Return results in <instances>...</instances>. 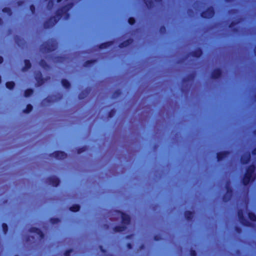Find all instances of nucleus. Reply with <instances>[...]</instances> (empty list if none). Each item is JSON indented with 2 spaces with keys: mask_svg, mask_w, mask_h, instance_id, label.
<instances>
[{
  "mask_svg": "<svg viewBox=\"0 0 256 256\" xmlns=\"http://www.w3.org/2000/svg\"><path fill=\"white\" fill-rule=\"evenodd\" d=\"M255 166L253 164L250 166L246 170V173L242 179V183L244 185H248L250 182L255 179Z\"/></svg>",
  "mask_w": 256,
  "mask_h": 256,
  "instance_id": "nucleus-3",
  "label": "nucleus"
},
{
  "mask_svg": "<svg viewBox=\"0 0 256 256\" xmlns=\"http://www.w3.org/2000/svg\"><path fill=\"white\" fill-rule=\"evenodd\" d=\"M2 230L4 234H6L8 230V227L6 224H3L2 225Z\"/></svg>",
  "mask_w": 256,
  "mask_h": 256,
  "instance_id": "nucleus-27",
  "label": "nucleus"
},
{
  "mask_svg": "<svg viewBox=\"0 0 256 256\" xmlns=\"http://www.w3.org/2000/svg\"><path fill=\"white\" fill-rule=\"evenodd\" d=\"M30 232L34 234L36 236V238L42 240L44 237V234L38 228H32L30 230Z\"/></svg>",
  "mask_w": 256,
  "mask_h": 256,
  "instance_id": "nucleus-7",
  "label": "nucleus"
},
{
  "mask_svg": "<svg viewBox=\"0 0 256 256\" xmlns=\"http://www.w3.org/2000/svg\"><path fill=\"white\" fill-rule=\"evenodd\" d=\"M226 193L224 196L223 200L225 202H228L232 198V191L230 188L229 184H227L226 186Z\"/></svg>",
  "mask_w": 256,
  "mask_h": 256,
  "instance_id": "nucleus-6",
  "label": "nucleus"
},
{
  "mask_svg": "<svg viewBox=\"0 0 256 256\" xmlns=\"http://www.w3.org/2000/svg\"><path fill=\"white\" fill-rule=\"evenodd\" d=\"M54 50V48H52V49H48V50Z\"/></svg>",
  "mask_w": 256,
  "mask_h": 256,
  "instance_id": "nucleus-45",
  "label": "nucleus"
},
{
  "mask_svg": "<svg viewBox=\"0 0 256 256\" xmlns=\"http://www.w3.org/2000/svg\"><path fill=\"white\" fill-rule=\"evenodd\" d=\"M250 158V153L249 152H246L242 156L241 162L244 164H247L249 162Z\"/></svg>",
  "mask_w": 256,
  "mask_h": 256,
  "instance_id": "nucleus-9",
  "label": "nucleus"
},
{
  "mask_svg": "<svg viewBox=\"0 0 256 256\" xmlns=\"http://www.w3.org/2000/svg\"><path fill=\"white\" fill-rule=\"evenodd\" d=\"M132 40H131V39L128 40H127L124 41V42L122 43L120 45V47L121 48L126 47V46H129L130 44L132 43Z\"/></svg>",
  "mask_w": 256,
  "mask_h": 256,
  "instance_id": "nucleus-15",
  "label": "nucleus"
},
{
  "mask_svg": "<svg viewBox=\"0 0 256 256\" xmlns=\"http://www.w3.org/2000/svg\"><path fill=\"white\" fill-rule=\"evenodd\" d=\"M252 154L256 155V148L252 151Z\"/></svg>",
  "mask_w": 256,
  "mask_h": 256,
  "instance_id": "nucleus-38",
  "label": "nucleus"
},
{
  "mask_svg": "<svg viewBox=\"0 0 256 256\" xmlns=\"http://www.w3.org/2000/svg\"><path fill=\"white\" fill-rule=\"evenodd\" d=\"M113 111L112 110V112H110L109 114V117L111 118L112 116V114H113Z\"/></svg>",
  "mask_w": 256,
  "mask_h": 256,
  "instance_id": "nucleus-37",
  "label": "nucleus"
},
{
  "mask_svg": "<svg viewBox=\"0 0 256 256\" xmlns=\"http://www.w3.org/2000/svg\"><path fill=\"white\" fill-rule=\"evenodd\" d=\"M184 216L188 220H190L193 217V214L191 212L187 211L185 212Z\"/></svg>",
  "mask_w": 256,
  "mask_h": 256,
  "instance_id": "nucleus-17",
  "label": "nucleus"
},
{
  "mask_svg": "<svg viewBox=\"0 0 256 256\" xmlns=\"http://www.w3.org/2000/svg\"><path fill=\"white\" fill-rule=\"evenodd\" d=\"M128 247L129 248H130V244H128Z\"/></svg>",
  "mask_w": 256,
  "mask_h": 256,
  "instance_id": "nucleus-41",
  "label": "nucleus"
},
{
  "mask_svg": "<svg viewBox=\"0 0 256 256\" xmlns=\"http://www.w3.org/2000/svg\"><path fill=\"white\" fill-rule=\"evenodd\" d=\"M24 64H25V66L22 69L23 71L27 70L31 66L30 62V60H24Z\"/></svg>",
  "mask_w": 256,
  "mask_h": 256,
  "instance_id": "nucleus-16",
  "label": "nucleus"
},
{
  "mask_svg": "<svg viewBox=\"0 0 256 256\" xmlns=\"http://www.w3.org/2000/svg\"><path fill=\"white\" fill-rule=\"evenodd\" d=\"M190 256H196V252L194 250H192L190 251Z\"/></svg>",
  "mask_w": 256,
  "mask_h": 256,
  "instance_id": "nucleus-33",
  "label": "nucleus"
},
{
  "mask_svg": "<svg viewBox=\"0 0 256 256\" xmlns=\"http://www.w3.org/2000/svg\"><path fill=\"white\" fill-rule=\"evenodd\" d=\"M30 10L32 14H34L35 10V7L34 6L32 5L30 6Z\"/></svg>",
  "mask_w": 256,
  "mask_h": 256,
  "instance_id": "nucleus-30",
  "label": "nucleus"
},
{
  "mask_svg": "<svg viewBox=\"0 0 256 256\" xmlns=\"http://www.w3.org/2000/svg\"><path fill=\"white\" fill-rule=\"evenodd\" d=\"M14 83L13 82H9L6 83V86L8 88L12 90L14 86Z\"/></svg>",
  "mask_w": 256,
  "mask_h": 256,
  "instance_id": "nucleus-21",
  "label": "nucleus"
},
{
  "mask_svg": "<svg viewBox=\"0 0 256 256\" xmlns=\"http://www.w3.org/2000/svg\"><path fill=\"white\" fill-rule=\"evenodd\" d=\"M2 12H4L7 13L9 16L11 15L12 12L10 8H5L2 10Z\"/></svg>",
  "mask_w": 256,
  "mask_h": 256,
  "instance_id": "nucleus-26",
  "label": "nucleus"
},
{
  "mask_svg": "<svg viewBox=\"0 0 256 256\" xmlns=\"http://www.w3.org/2000/svg\"><path fill=\"white\" fill-rule=\"evenodd\" d=\"M35 78L37 82V86H40L44 83V80L42 78V74L38 72L35 74Z\"/></svg>",
  "mask_w": 256,
  "mask_h": 256,
  "instance_id": "nucleus-8",
  "label": "nucleus"
},
{
  "mask_svg": "<svg viewBox=\"0 0 256 256\" xmlns=\"http://www.w3.org/2000/svg\"><path fill=\"white\" fill-rule=\"evenodd\" d=\"M214 15V8L211 7L209 8L206 10L205 12L202 13V16L204 18H211Z\"/></svg>",
  "mask_w": 256,
  "mask_h": 256,
  "instance_id": "nucleus-5",
  "label": "nucleus"
},
{
  "mask_svg": "<svg viewBox=\"0 0 256 256\" xmlns=\"http://www.w3.org/2000/svg\"><path fill=\"white\" fill-rule=\"evenodd\" d=\"M80 208V207L78 204H75V205H74L72 206H71L70 208V210H71L72 212H76L78 211Z\"/></svg>",
  "mask_w": 256,
  "mask_h": 256,
  "instance_id": "nucleus-19",
  "label": "nucleus"
},
{
  "mask_svg": "<svg viewBox=\"0 0 256 256\" xmlns=\"http://www.w3.org/2000/svg\"><path fill=\"white\" fill-rule=\"evenodd\" d=\"M51 222L52 223L55 224L59 222L58 219H52Z\"/></svg>",
  "mask_w": 256,
  "mask_h": 256,
  "instance_id": "nucleus-34",
  "label": "nucleus"
},
{
  "mask_svg": "<svg viewBox=\"0 0 256 256\" xmlns=\"http://www.w3.org/2000/svg\"><path fill=\"white\" fill-rule=\"evenodd\" d=\"M62 0H57V2H60Z\"/></svg>",
  "mask_w": 256,
  "mask_h": 256,
  "instance_id": "nucleus-43",
  "label": "nucleus"
},
{
  "mask_svg": "<svg viewBox=\"0 0 256 256\" xmlns=\"http://www.w3.org/2000/svg\"><path fill=\"white\" fill-rule=\"evenodd\" d=\"M92 61H87L85 64H84V66H88V64L90 63H92Z\"/></svg>",
  "mask_w": 256,
  "mask_h": 256,
  "instance_id": "nucleus-35",
  "label": "nucleus"
},
{
  "mask_svg": "<svg viewBox=\"0 0 256 256\" xmlns=\"http://www.w3.org/2000/svg\"><path fill=\"white\" fill-rule=\"evenodd\" d=\"M220 76L221 71L218 68L214 70L212 74V78L214 79L219 78Z\"/></svg>",
  "mask_w": 256,
  "mask_h": 256,
  "instance_id": "nucleus-13",
  "label": "nucleus"
},
{
  "mask_svg": "<svg viewBox=\"0 0 256 256\" xmlns=\"http://www.w3.org/2000/svg\"><path fill=\"white\" fill-rule=\"evenodd\" d=\"M110 45V44L109 42L108 43H104V44H101L100 48H106L107 46H109Z\"/></svg>",
  "mask_w": 256,
  "mask_h": 256,
  "instance_id": "nucleus-29",
  "label": "nucleus"
},
{
  "mask_svg": "<svg viewBox=\"0 0 256 256\" xmlns=\"http://www.w3.org/2000/svg\"><path fill=\"white\" fill-rule=\"evenodd\" d=\"M228 153L226 152L218 153L217 158L218 161H220L228 156Z\"/></svg>",
  "mask_w": 256,
  "mask_h": 256,
  "instance_id": "nucleus-12",
  "label": "nucleus"
},
{
  "mask_svg": "<svg viewBox=\"0 0 256 256\" xmlns=\"http://www.w3.org/2000/svg\"><path fill=\"white\" fill-rule=\"evenodd\" d=\"M54 6L53 0H48V3L47 6L48 9L50 10L52 9Z\"/></svg>",
  "mask_w": 256,
  "mask_h": 256,
  "instance_id": "nucleus-24",
  "label": "nucleus"
},
{
  "mask_svg": "<svg viewBox=\"0 0 256 256\" xmlns=\"http://www.w3.org/2000/svg\"><path fill=\"white\" fill-rule=\"evenodd\" d=\"M230 28H232V24L230 26Z\"/></svg>",
  "mask_w": 256,
  "mask_h": 256,
  "instance_id": "nucleus-44",
  "label": "nucleus"
},
{
  "mask_svg": "<svg viewBox=\"0 0 256 256\" xmlns=\"http://www.w3.org/2000/svg\"><path fill=\"white\" fill-rule=\"evenodd\" d=\"M48 182L50 184L54 186H57L60 183L58 178L56 176L50 178L48 180Z\"/></svg>",
  "mask_w": 256,
  "mask_h": 256,
  "instance_id": "nucleus-10",
  "label": "nucleus"
},
{
  "mask_svg": "<svg viewBox=\"0 0 256 256\" xmlns=\"http://www.w3.org/2000/svg\"><path fill=\"white\" fill-rule=\"evenodd\" d=\"M244 209L246 211H247V203L246 202H244Z\"/></svg>",
  "mask_w": 256,
  "mask_h": 256,
  "instance_id": "nucleus-36",
  "label": "nucleus"
},
{
  "mask_svg": "<svg viewBox=\"0 0 256 256\" xmlns=\"http://www.w3.org/2000/svg\"><path fill=\"white\" fill-rule=\"evenodd\" d=\"M3 62V58L2 56H0V64L2 63Z\"/></svg>",
  "mask_w": 256,
  "mask_h": 256,
  "instance_id": "nucleus-39",
  "label": "nucleus"
},
{
  "mask_svg": "<svg viewBox=\"0 0 256 256\" xmlns=\"http://www.w3.org/2000/svg\"><path fill=\"white\" fill-rule=\"evenodd\" d=\"M62 86L66 88H68L70 86V82L66 80H62Z\"/></svg>",
  "mask_w": 256,
  "mask_h": 256,
  "instance_id": "nucleus-18",
  "label": "nucleus"
},
{
  "mask_svg": "<svg viewBox=\"0 0 256 256\" xmlns=\"http://www.w3.org/2000/svg\"><path fill=\"white\" fill-rule=\"evenodd\" d=\"M72 250H69L66 251L64 253V256H70V253L72 252Z\"/></svg>",
  "mask_w": 256,
  "mask_h": 256,
  "instance_id": "nucleus-31",
  "label": "nucleus"
},
{
  "mask_svg": "<svg viewBox=\"0 0 256 256\" xmlns=\"http://www.w3.org/2000/svg\"><path fill=\"white\" fill-rule=\"evenodd\" d=\"M238 217L240 222L246 226H250V223L245 218L244 216V212L242 210H239L238 211Z\"/></svg>",
  "mask_w": 256,
  "mask_h": 256,
  "instance_id": "nucleus-4",
  "label": "nucleus"
},
{
  "mask_svg": "<svg viewBox=\"0 0 256 256\" xmlns=\"http://www.w3.org/2000/svg\"><path fill=\"white\" fill-rule=\"evenodd\" d=\"M248 216L249 218L252 222L256 221V216L252 212H248Z\"/></svg>",
  "mask_w": 256,
  "mask_h": 256,
  "instance_id": "nucleus-20",
  "label": "nucleus"
},
{
  "mask_svg": "<svg viewBox=\"0 0 256 256\" xmlns=\"http://www.w3.org/2000/svg\"><path fill=\"white\" fill-rule=\"evenodd\" d=\"M202 54V52L200 50H198L196 54H195V56L196 57H199Z\"/></svg>",
  "mask_w": 256,
  "mask_h": 256,
  "instance_id": "nucleus-32",
  "label": "nucleus"
},
{
  "mask_svg": "<svg viewBox=\"0 0 256 256\" xmlns=\"http://www.w3.org/2000/svg\"><path fill=\"white\" fill-rule=\"evenodd\" d=\"M135 22V20L134 18H130L129 19H128V23L132 25V24H134Z\"/></svg>",
  "mask_w": 256,
  "mask_h": 256,
  "instance_id": "nucleus-28",
  "label": "nucleus"
},
{
  "mask_svg": "<svg viewBox=\"0 0 256 256\" xmlns=\"http://www.w3.org/2000/svg\"><path fill=\"white\" fill-rule=\"evenodd\" d=\"M52 155L54 157L59 160L64 159L66 157V154L63 152H56Z\"/></svg>",
  "mask_w": 256,
  "mask_h": 256,
  "instance_id": "nucleus-11",
  "label": "nucleus"
},
{
  "mask_svg": "<svg viewBox=\"0 0 256 256\" xmlns=\"http://www.w3.org/2000/svg\"><path fill=\"white\" fill-rule=\"evenodd\" d=\"M115 215L122 220V224L121 226L115 227L114 230L116 232H122L125 230L126 229V225H128L130 222V216L118 211L115 212Z\"/></svg>",
  "mask_w": 256,
  "mask_h": 256,
  "instance_id": "nucleus-2",
  "label": "nucleus"
},
{
  "mask_svg": "<svg viewBox=\"0 0 256 256\" xmlns=\"http://www.w3.org/2000/svg\"><path fill=\"white\" fill-rule=\"evenodd\" d=\"M2 24V20L0 18V24Z\"/></svg>",
  "mask_w": 256,
  "mask_h": 256,
  "instance_id": "nucleus-40",
  "label": "nucleus"
},
{
  "mask_svg": "<svg viewBox=\"0 0 256 256\" xmlns=\"http://www.w3.org/2000/svg\"><path fill=\"white\" fill-rule=\"evenodd\" d=\"M70 0H66L68 4L56 12V16L51 18L48 22H45L44 27L46 28L53 26L61 18H64L66 20L68 18L69 14L68 12L73 6V3L70 2Z\"/></svg>",
  "mask_w": 256,
  "mask_h": 256,
  "instance_id": "nucleus-1",
  "label": "nucleus"
},
{
  "mask_svg": "<svg viewBox=\"0 0 256 256\" xmlns=\"http://www.w3.org/2000/svg\"><path fill=\"white\" fill-rule=\"evenodd\" d=\"M40 64L42 68H43L45 69H46L48 68V65H47L46 62L44 60H42L40 61Z\"/></svg>",
  "mask_w": 256,
  "mask_h": 256,
  "instance_id": "nucleus-25",
  "label": "nucleus"
},
{
  "mask_svg": "<svg viewBox=\"0 0 256 256\" xmlns=\"http://www.w3.org/2000/svg\"><path fill=\"white\" fill-rule=\"evenodd\" d=\"M254 53H255V54L256 55V47L254 48Z\"/></svg>",
  "mask_w": 256,
  "mask_h": 256,
  "instance_id": "nucleus-42",
  "label": "nucleus"
},
{
  "mask_svg": "<svg viewBox=\"0 0 256 256\" xmlns=\"http://www.w3.org/2000/svg\"><path fill=\"white\" fill-rule=\"evenodd\" d=\"M32 109V106L31 104H29L27 105L26 108L24 110V112L28 113L30 112H31Z\"/></svg>",
  "mask_w": 256,
  "mask_h": 256,
  "instance_id": "nucleus-23",
  "label": "nucleus"
},
{
  "mask_svg": "<svg viewBox=\"0 0 256 256\" xmlns=\"http://www.w3.org/2000/svg\"><path fill=\"white\" fill-rule=\"evenodd\" d=\"M156 2H160L162 0H154ZM144 3L148 8H151L153 6V0H144Z\"/></svg>",
  "mask_w": 256,
  "mask_h": 256,
  "instance_id": "nucleus-14",
  "label": "nucleus"
},
{
  "mask_svg": "<svg viewBox=\"0 0 256 256\" xmlns=\"http://www.w3.org/2000/svg\"><path fill=\"white\" fill-rule=\"evenodd\" d=\"M33 93V90L32 89H28L24 92V96L28 97L32 95Z\"/></svg>",
  "mask_w": 256,
  "mask_h": 256,
  "instance_id": "nucleus-22",
  "label": "nucleus"
}]
</instances>
